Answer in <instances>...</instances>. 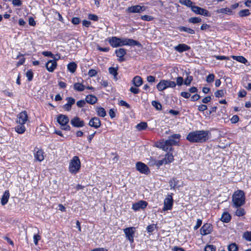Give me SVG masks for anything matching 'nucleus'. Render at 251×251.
<instances>
[{
	"mask_svg": "<svg viewBox=\"0 0 251 251\" xmlns=\"http://www.w3.org/2000/svg\"><path fill=\"white\" fill-rule=\"evenodd\" d=\"M119 104L121 106H126L127 108H130L129 104H128L126 101H124L123 100H121L119 101Z\"/></svg>",
	"mask_w": 251,
	"mask_h": 251,
	"instance_id": "nucleus-64",
	"label": "nucleus"
},
{
	"mask_svg": "<svg viewBox=\"0 0 251 251\" xmlns=\"http://www.w3.org/2000/svg\"><path fill=\"white\" fill-rule=\"evenodd\" d=\"M71 125L75 127H81L84 126V122L81 120L78 117L75 116L71 121Z\"/></svg>",
	"mask_w": 251,
	"mask_h": 251,
	"instance_id": "nucleus-15",
	"label": "nucleus"
},
{
	"mask_svg": "<svg viewBox=\"0 0 251 251\" xmlns=\"http://www.w3.org/2000/svg\"><path fill=\"white\" fill-rule=\"evenodd\" d=\"M132 81L134 85L137 87L140 86L143 83L142 78L138 75L134 77Z\"/></svg>",
	"mask_w": 251,
	"mask_h": 251,
	"instance_id": "nucleus-22",
	"label": "nucleus"
},
{
	"mask_svg": "<svg viewBox=\"0 0 251 251\" xmlns=\"http://www.w3.org/2000/svg\"><path fill=\"white\" fill-rule=\"evenodd\" d=\"M66 100H67V103L71 106L75 102V100L72 97H68Z\"/></svg>",
	"mask_w": 251,
	"mask_h": 251,
	"instance_id": "nucleus-53",
	"label": "nucleus"
},
{
	"mask_svg": "<svg viewBox=\"0 0 251 251\" xmlns=\"http://www.w3.org/2000/svg\"><path fill=\"white\" fill-rule=\"evenodd\" d=\"M211 136L208 130H196L189 132L186 136V139L191 143H203Z\"/></svg>",
	"mask_w": 251,
	"mask_h": 251,
	"instance_id": "nucleus-1",
	"label": "nucleus"
},
{
	"mask_svg": "<svg viewBox=\"0 0 251 251\" xmlns=\"http://www.w3.org/2000/svg\"><path fill=\"white\" fill-rule=\"evenodd\" d=\"M179 2L182 5L191 7V9L192 7L194 6L193 5V2L190 0H179Z\"/></svg>",
	"mask_w": 251,
	"mask_h": 251,
	"instance_id": "nucleus-36",
	"label": "nucleus"
},
{
	"mask_svg": "<svg viewBox=\"0 0 251 251\" xmlns=\"http://www.w3.org/2000/svg\"><path fill=\"white\" fill-rule=\"evenodd\" d=\"M177 29L180 31L186 32L191 34H194L195 33L194 30L189 27L180 26L178 27Z\"/></svg>",
	"mask_w": 251,
	"mask_h": 251,
	"instance_id": "nucleus-28",
	"label": "nucleus"
},
{
	"mask_svg": "<svg viewBox=\"0 0 251 251\" xmlns=\"http://www.w3.org/2000/svg\"><path fill=\"white\" fill-rule=\"evenodd\" d=\"M28 120L27 112L24 111L19 113L17 116V122L18 124H25Z\"/></svg>",
	"mask_w": 251,
	"mask_h": 251,
	"instance_id": "nucleus-14",
	"label": "nucleus"
},
{
	"mask_svg": "<svg viewBox=\"0 0 251 251\" xmlns=\"http://www.w3.org/2000/svg\"><path fill=\"white\" fill-rule=\"evenodd\" d=\"M207 109V106L204 104H201L198 106V110L200 111H204Z\"/></svg>",
	"mask_w": 251,
	"mask_h": 251,
	"instance_id": "nucleus-60",
	"label": "nucleus"
},
{
	"mask_svg": "<svg viewBox=\"0 0 251 251\" xmlns=\"http://www.w3.org/2000/svg\"><path fill=\"white\" fill-rule=\"evenodd\" d=\"M180 95L181 97H182L184 98H186V99L189 98L191 96L190 93L189 92H181Z\"/></svg>",
	"mask_w": 251,
	"mask_h": 251,
	"instance_id": "nucleus-63",
	"label": "nucleus"
},
{
	"mask_svg": "<svg viewBox=\"0 0 251 251\" xmlns=\"http://www.w3.org/2000/svg\"><path fill=\"white\" fill-rule=\"evenodd\" d=\"M80 168V161L78 156H75L71 160L69 164V171L72 174H75Z\"/></svg>",
	"mask_w": 251,
	"mask_h": 251,
	"instance_id": "nucleus-5",
	"label": "nucleus"
},
{
	"mask_svg": "<svg viewBox=\"0 0 251 251\" xmlns=\"http://www.w3.org/2000/svg\"><path fill=\"white\" fill-rule=\"evenodd\" d=\"M188 22L192 24H197L201 22V19L200 17H191L188 19Z\"/></svg>",
	"mask_w": 251,
	"mask_h": 251,
	"instance_id": "nucleus-39",
	"label": "nucleus"
},
{
	"mask_svg": "<svg viewBox=\"0 0 251 251\" xmlns=\"http://www.w3.org/2000/svg\"><path fill=\"white\" fill-rule=\"evenodd\" d=\"M202 224V220L201 219H198L197 221L196 225L194 226V229L197 230L198 229Z\"/></svg>",
	"mask_w": 251,
	"mask_h": 251,
	"instance_id": "nucleus-55",
	"label": "nucleus"
},
{
	"mask_svg": "<svg viewBox=\"0 0 251 251\" xmlns=\"http://www.w3.org/2000/svg\"><path fill=\"white\" fill-rule=\"evenodd\" d=\"M239 118L237 115H234L230 119L231 123L235 124L238 122Z\"/></svg>",
	"mask_w": 251,
	"mask_h": 251,
	"instance_id": "nucleus-57",
	"label": "nucleus"
},
{
	"mask_svg": "<svg viewBox=\"0 0 251 251\" xmlns=\"http://www.w3.org/2000/svg\"><path fill=\"white\" fill-rule=\"evenodd\" d=\"M77 68V65L75 63L72 62L68 64L67 65V69L69 72L74 73L75 72Z\"/></svg>",
	"mask_w": 251,
	"mask_h": 251,
	"instance_id": "nucleus-31",
	"label": "nucleus"
},
{
	"mask_svg": "<svg viewBox=\"0 0 251 251\" xmlns=\"http://www.w3.org/2000/svg\"><path fill=\"white\" fill-rule=\"evenodd\" d=\"M97 114L100 117H104L106 116V113L105 109L102 107H98L96 110Z\"/></svg>",
	"mask_w": 251,
	"mask_h": 251,
	"instance_id": "nucleus-37",
	"label": "nucleus"
},
{
	"mask_svg": "<svg viewBox=\"0 0 251 251\" xmlns=\"http://www.w3.org/2000/svg\"><path fill=\"white\" fill-rule=\"evenodd\" d=\"M88 19L92 21H97L99 19V18L97 15L95 14H90L88 15Z\"/></svg>",
	"mask_w": 251,
	"mask_h": 251,
	"instance_id": "nucleus-52",
	"label": "nucleus"
},
{
	"mask_svg": "<svg viewBox=\"0 0 251 251\" xmlns=\"http://www.w3.org/2000/svg\"><path fill=\"white\" fill-rule=\"evenodd\" d=\"M141 19L144 21H151L153 20V18L151 16L143 15L141 16Z\"/></svg>",
	"mask_w": 251,
	"mask_h": 251,
	"instance_id": "nucleus-50",
	"label": "nucleus"
},
{
	"mask_svg": "<svg viewBox=\"0 0 251 251\" xmlns=\"http://www.w3.org/2000/svg\"><path fill=\"white\" fill-rule=\"evenodd\" d=\"M10 194L8 190H6L4 192L3 196L1 198V204L2 205H5L8 201Z\"/></svg>",
	"mask_w": 251,
	"mask_h": 251,
	"instance_id": "nucleus-21",
	"label": "nucleus"
},
{
	"mask_svg": "<svg viewBox=\"0 0 251 251\" xmlns=\"http://www.w3.org/2000/svg\"><path fill=\"white\" fill-rule=\"evenodd\" d=\"M174 49L176 51L179 52H182L188 50L190 49V47L185 44H180L175 46Z\"/></svg>",
	"mask_w": 251,
	"mask_h": 251,
	"instance_id": "nucleus-19",
	"label": "nucleus"
},
{
	"mask_svg": "<svg viewBox=\"0 0 251 251\" xmlns=\"http://www.w3.org/2000/svg\"><path fill=\"white\" fill-rule=\"evenodd\" d=\"M147 124L146 122H141L136 126V128L138 130L145 129L147 127Z\"/></svg>",
	"mask_w": 251,
	"mask_h": 251,
	"instance_id": "nucleus-38",
	"label": "nucleus"
},
{
	"mask_svg": "<svg viewBox=\"0 0 251 251\" xmlns=\"http://www.w3.org/2000/svg\"><path fill=\"white\" fill-rule=\"evenodd\" d=\"M183 82V79L181 76H178L176 78V84L178 86H181Z\"/></svg>",
	"mask_w": 251,
	"mask_h": 251,
	"instance_id": "nucleus-61",
	"label": "nucleus"
},
{
	"mask_svg": "<svg viewBox=\"0 0 251 251\" xmlns=\"http://www.w3.org/2000/svg\"><path fill=\"white\" fill-rule=\"evenodd\" d=\"M250 14L251 12L248 9L241 10L238 12V15L240 17H247Z\"/></svg>",
	"mask_w": 251,
	"mask_h": 251,
	"instance_id": "nucleus-34",
	"label": "nucleus"
},
{
	"mask_svg": "<svg viewBox=\"0 0 251 251\" xmlns=\"http://www.w3.org/2000/svg\"><path fill=\"white\" fill-rule=\"evenodd\" d=\"M165 164H169L172 162L174 160V156L171 153H167L166 154L165 157L163 159Z\"/></svg>",
	"mask_w": 251,
	"mask_h": 251,
	"instance_id": "nucleus-24",
	"label": "nucleus"
},
{
	"mask_svg": "<svg viewBox=\"0 0 251 251\" xmlns=\"http://www.w3.org/2000/svg\"><path fill=\"white\" fill-rule=\"evenodd\" d=\"M232 201L234 206L239 207L244 204L245 202V197L244 192L242 190L236 191L232 196Z\"/></svg>",
	"mask_w": 251,
	"mask_h": 251,
	"instance_id": "nucleus-4",
	"label": "nucleus"
},
{
	"mask_svg": "<svg viewBox=\"0 0 251 251\" xmlns=\"http://www.w3.org/2000/svg\"><path fill=\"white\" fill-rule=\"evenodd\" d=\"M116 56L118 57H124L126 53V49L123 48H120L115 50Z\"/></svg>",
	"mask_w": 251,
	"mask_h": 251,
	"instance_id": "nucleus-32",
	"label": "nucleus"
},
{
	"mask_svg": "<svg viewBox=\"0 0 251 251\" xmlns=\"http://www.w3.org/2000/svg\"><path fill=\"white\" fill-rule=\"evenodd\" d=\"M221 220L223 222L228 223L231 220V216L228 212H225L223 213Z\"/></svg>",
	"mask_w": 251,
	"mask_h": 251,
	"instance_id": "nucleus-26",
	"label": "nucleus"
},
{
	"mask_svg": "<svg viewBox=\"0 0 251 251\" xmlns=\"http://www.w3.org/2000/svg\"><path fill=\"white\" fill-rule=\"evenodd\" d=\"M192 11L197 14L203 15L206 17H210L209 12L206 9L200 7L195 6L192 7Z\"/></svg>",
	"mask_w": 251,
	"mask_h": 251,
	"instance_id": "nucleus-11",
	"label": "nucleus"
},
{
	"mask_svg": "<svg viewBox=\"0 0 251 251\" xmlns=\"http://www.w3.org/2000/svg\"><path fill=\"white\" fill-rule=\"evenodd\" d=\"M85 100L87 103L93 104L97 102V98L94 95H89L86 97Z\"/></svg>",
	"mask_w": 251,
	"mask_h": 251,
	"instance_id": "nucleus-23",
	"label": "nucleus"
},
{
	"mask_svg": "<svg viewBox=\"0 0 251 251\" xmlns=\"http://www.w3.org/2000/svg\"><path fill=\"white\" fill-rule=\"evenodd\" d=\"M156 159H155L153 157H151L149 159L148 164L150 166H155V165H156Z\"/></svg>",
	"mask_w": 251,
	"mask_h": 251,
	"instance_id": "nucleus-47",
	"label": "nucleus"
},
{
	"mask_svg": "<svg viewBox=\"0 0 251 251\" xmlns=\"http://www.w3.org/2000/svg\"><path fill=\"white\" fill-rule=\"evenodd\" d=\"M135 228L134 227H126L124 229L126 238L132 243L134 242V236Z\"/></svg>",
	"mask_w": 251,
	"mask_h": 251,
	"instance_id": "nucleus-8",
	"label": "nucleus"
},
{
	"mask_svg": "<svg viewBox=\"0 0 251 251\" xmlns=\"http://www.w3.org/2000/svg\"><path fill=\"white\" fill-rule=\"evenodd\" d=\"M232 58L233 59L243 64H246L248 62L247 60L244 56H242L233 55L232 56Z\"/></svg>",
	"mask_w": 251,
	"mask_h": 251,
	"instance_id": "nucleus-33",
	"label": "nucleus"
},
{
	"mask_svg": "<svg viewBox=\"0 0 251 251\" xmlns=\"http://www.w3.org/2000/svg\"><path fill=\"white\" fill-rule=\"evenodd\" d=\"M89 125L90 126L97 129L100 126L101 122L99 118L97 117H94L90 120Z\"/></svg>",
	"mask_w": 251,
	"mask_h": 251,
	"instance_id": "nucleus-17",
	"label": "nucleus"
},
{
	"mask_svg": "<svg viewBox=\"0 0 251 251\" xmlns=\"http://www.w3.org/2000/svg\"><path fill=\"white\" fill-rule=\"evenodd\" d=\"M26 76L27 78V80L30 81L33 79V74L31 70H28L26 73Z\"/></svg>",
	"mask_w": 251,
	"mask_h": 251,
	"instance_id": "nucleus-44",
	"label": "nucleus"
},
{
	"mask_svg": "<svg viewBox=\"0 0 251 251\" xmlns=\"http://www.w3.org/2000/svg\"><path fill=\"white\" fill-rule=\"evenodd\" d=\"M41 239V237L38 234H34L33 236L34 243L35 245L38 244V241Z\"/></svg>",
	"mask_w": 251,
	"mask_h": 251,
	"instance_id": "nucleus-54",
	"label": "nucleus"
},
{
	"mask_svg": "<svg viewBox=\"0 0 251 251\" xmlns=\"http://www.w3.org/2000/svg\"><path fill=\"white\" fill-rule=\"evenodd\" d=\"M215 75L213 74H209L206 77V81L208 83L212 82L214 81Z\"/></svg>",
	"mask_w": 251,
	"mask_h": 251,
	"instance_id": "nucleus-48",
	"label": "nucleus"
},
{
	"mask_svg": "<svg viewBox=\"0 0 251 251\" xmlns=\"http://www.w3.org/2000/svg\"><path fill=\"white\" fill-rule=\"evenodd\" d=\"M238 247L235 243H232L228 245V251H238Z\"/></svg>",
	"mask_w": 251,
	"mask_h": 251,
	"instance_id": "nucleus-40",
	"label": "nucleus"
},
{
	"mask_svg": "<svg viewBox=\"0 0 251 251\" xmlns=\"http://www.w3.org/2000/svg\"><path fill=\"white\" fill-rule=\"evenodd\" d=\"M136 169L142 174L148 175L150 173L148 167L144 163L138 162L136 164Z\"/></svg>",
	"mask_w": 251,
	"mask_h": 251,
	"instance_id": "nucleus-12",
	"label": "nucleus"
},
{
	"mask_svg": "<svg viewBox=\"0 0 251 251\" xmlns=\"http://www.w3.org/2000/svg\"><path fill=\"white\" fill-rule=\"evenodd\" d=\"M244 238L249 241H251V231H246L244 233Z\"/></svg>",
	"mask_w": 251,
	"mask_h": 251,
	"instance_id": "nucleus-45",
	"label": "nucleus"
},
{
	"mask_svg": "<svg viewBox=\"0 0 251 251\" xmlns=\"http://www.w3.org/2000/svg\"><path fill=\"white\" fill-rule=\"evenodd\" d=\"M148 205V202L146 201L141 200L137 202L132 204V208L134 211H138L140 209H145Z\"/></svg>",
	"mask_w": 251,
	"mask_h": 251,
	"instance_id": "nucleus-13",
	"label": "nucleus"
},
{
	"mask_svg": "<svg viewBox=\"0 0 251 251\" xmlns=\"http://www.w3.org/2000/svg\"><path fill=\"white\" fill-rule=\"evenodd\" d=\"M169 185L171 189H175L178 183V180L175 177H173L169 182Z\"/></svg>",
	"mask_w": 251,
	"mask_h": 251,
	"instance_id": "nucleus-35",
	"label": "nucleus"
},
{
	"mask_svg": "<svg viewBox=\"0 0 251 251\" xmlns=\"http://www.w3.org/2000/svg\"><path fill=\"white\" fill-rule=\"evenodd\" d=\"M42 54L44 55L45 56H49L51 58H54V55L50 51H43L42 52Z\"/></svg>",
	"mask_w": 251,
	"mask_h": 251,
	"instance_id": "nucleus-59",
	"label": "nucleus"
},
{
	"mask_svg": "<svg viewBox=\"0 0 251 251\" xmlns=\"http://www.w3.org/2000/svg\"><path fill=\"white\" fill-rule=\"evenodd\" d=\"M224 94V91L223 90H218L214 93L215 96L217 98L222 97Z\"/></svg>",
	"mask_w": 251,
	"mask_h": 251,
	"instance_id": "nucleus-49",
	"label": "nucleus"
},
{
	"mask_svg": "<svg viewBox=\"0 0 251 251\" xmlns=\"http://www.w3.org/2000/svg\"><path fill=\"white\" fill-rule=\"evenodd\" d=\"M205 251H215L216 247L212 245H207L204 249Z\"/></svg>",
	"mask_w": 251,
	"mask_h": 251,
	"instance_id": "nucleus-46",
	"label": "nucleus"
},
{
	"mask_svg": "<svg viewBox=\"0 0 251 251\" xmlns=\"http://www.w3.org/2000/svg\"><path fill=\"white\" fill-rule=\"evenodd\" d=\"M73 87H74V89L75 91H78V92L83 91L85 88V86L84 85H83L81 83H78V82L74 83Z\"/></svg>",
	"mask_w": 251,
	"mask_h": 251,
	"instance_id": "nucleus-29",
	"label": "nucleus"
},
{
	"mask_svg": "<svg viewBox=\"0 0 251 251\" xmlns=\"http://www.w3.org/2000/svg\"><path fill=\"white\" fill-rule=\"evenodd\" d=\"M173 204V199L172 195H170L166 198L164 201V206L163 210L164 211L171 210L172 208Z\"/></svg>",
	"mask_w": 251,
	"mask_h": 251,
	"instance_id": "nucleus-9",
	"label": "nucleus"
},
{
	"mask_svg": "<svg viewBox=\"0 0 251 251\" xmlns=\"http://www.w3.org/2000/svg\"><path fill=\"white\" fill-rule=\"evenodd\" d=\"M110 45L113 48L121 47L123 46H134L141 47L142 45L139 42L132 39L119 38L113 36L108 38Z\"/></svg>",
	"mask_w": 251,
	"mask_h": 251,
	"instance_id": "nucleus-2",
	"label": "nucleus"
},
{
	"mask_svg": "<svg viewBox=\"0 0 251 251\" xmlns=\"http://www.w3.org/2000/svg\"><path fill=\"white\" fill-rule=\"evenodd\" d=\"M245 214V211L243 208H238L235 212V215L238 217L242 216Z\"/></svg>",
	"mask_w": 251,
	"mask_h": 251,
	"instance_id": "nucleus-41",
	"label": "nucleus"
},
{
	"mask_svg": "<svg viewBox=\"0 0 251 251\" xmlns=\"http://www.w3.org/2000/svg\"><path fill=\"white\" fill-rule=\"evenodd\" d=\"M216 13H223V14H226L231 15L232 14V11L231 9L228 8H223L220 9H218L216 11Z\"/></svg>",
	"mask_w": 251,
	"mask_h": 251,
	"instance_id": "nucleus-25",
	"label": "nucleus"
},
{
	"mask_svg": "<svg viewBox=\"0 0 251 251\" xmlns=\"http://www.w3.org/2000/svg\"><path fill=\"white\" fill-rule=\"evenodd\" d=\"M57 121L60 125L62 129L66 131L70 130L71 127L68 125L69 119L67 116L62 114L59 115L57 118Z\"/></svg>",
	"mask_w": 251,
	"mask_h": 251,
	"instance_id": "nucleus-6",
	"label": "nucleus"
},
{
	"mask_svg": "<svg viewBox=\"0 0 251 251\" xmlns=\"http://www.w3.org/2000/svg\"><path fill=\"white\" fill-rule=\"evenodd\" d=\"M193 80V76L187 75V77L185 79L184 83L186 85H190Z\"/></svg>",
	"mask_w": 251,
	"mask_h": 251,
	"instance_id": "nucleus-42",
	"label": "nucleus"
},
{
	"mask_svg": "<svg viewBox=\"0 0 251 251\" xmlns=\"http://www.w3.org/2000/svg\"><path fill=\"white\" fill-rule=\"evenodd\" d=\"M72 23L74 25H78L80 23V20L77 17H74L72 19Z\"/></svg>",
	"mask_w": 251,
	"mask_h": 251,
	"instance_id": "nucleus-58",
	"label": "nucleus"
},
{
	"mask_svg": "<svg viewBox=\"0 0 251 251\" xmlns=\"http://www.w3.org/2000/svg\"><path fill=\"white\" fill-rule=\"evenodd\" d=\"M146 10V7L144 6H140L136 5L128 7L126 9V11L128 13H140Z\"/></svg>",
	"mask_w": 251,
	"mask_h": 251,
	"instance_id": "nucleus-10",
	"label": "nucleus"
},
{
	"mask_svg": "<svg viewBox=\"0 0 251 251\" xmlns=\"http://www.w3.org/2000/svg\"><path fill=\"white\" fill-rule=\"evenodd\" d=\"M152 105L154 106L157 110H161L162 108V105L161 103L157 101L153 100L151 102Z\"/></svg>",
	"mask_w": 251,
	"mask_h": 251,
	"instance_id": "nucleus-43",
	"label": "nucleus"
},
{
	"mask_svg": "<svg viewBox=\"0 0 251 251\" xmlns=\"http://www.w3.org/2000/svg\"><path fill=\"white\" fill-rule=\"evenodd\" d=\"M28 24L30 25L35 26L36 25V22L34 20L33 18L32 17H30L28 18Z\"/></svg>",
	"mask_w": 251,
	"mask_h": 251,
	"instance_id": "nucleus-62",
	"label": "nucleus"
},
{
	"mask_svg": "<svg viewBox=\"0 0 251 251\" xmlns=\"http://www.w3.org/2000/svg\"><path fill=\"white\" fill-rule=\"evenodd\" d=\"M212 231V225L208 223L204 224L200 229V232L202 235H206L210 234Z\"/></svg>",
	"mask_w": 251,
	"mask_h": 251,
	"instance_id": "nucleus-16",
	"label": "nucleus"
},
{
	"mask_svg": "<svg viewBox=\"0 0 251 251\" xmlns=\"http://www.w3.org/2000/svg\"><path fill=\"white\" fill-rule=\"evenodd\" d=\"M19 124V125L15 127V131L19 134H23L25 131V127L24 124Z\"/></svg>",
	"mask_w": 251,
	"mask_h": 251,
	"instance_id": "nucleus-30",
	"label": "nucleus"
},
{
	"mask_svg": "<svg viewBox=\"0 0 251 251\" xmlns=\"http://www.w3.org/2000/svg\"><path fill=\"white\" fill-rule=\"evenodd\" d=\"M176 86L175 82L170 80H161L157 85L156 87L158 91H162L168 88H174Z\"/></svg>",
	"mask_w": 251,
	"mask_h": 251,
	"instance_id": "nucleus-7",
	"label": "nucleus"
},
{
	"mask_svg": "<svg viewBox=\"0 0 251 251\" xmlns=\"http://www.w3.org/2000/svg\"><path fill=\"white\" fill-rule=\"evenodd\" d=\"M118 67H110L108 69L109 73L113 76V78L115 80H117V75H118Z\"/></svg>",
	"mask_w": 251,
	"mask_h": 251,
	"instance_id": "nucleus-27",
	"label": "nucleus"
},
{
	"mask_svg": "<svg viewBox=\"0 0 251 251\" xmlns=\"http://www.w3.org/2000/svg\"><path fill=\"white\" fill-rule=\"evenodd\" d=\"M44 152L42 150H38L35 153L34 157L36 160L41 162L44 159Z\"/></svg>",
	"mask_w": 251,
	"mask_h": 251,
	"instance_id": "nucleus-20",
	"label": "nucleus"
},
{
	"mask_svg": "<svg viewBox=\"0 0 251 251\" xmlns=\"http://www.w3.org/2000/svg\"><path fill=\"white\" fill-rule=\"evenodd\" d=\"M97 74V72L96 70L94 69H90L89 70L88 75L90 77H93L96 75Z\"/></svg>",
	"mask_w": 251,
	"mask_h": 251,
	"instance_id": "nucleus-51",
	"label": "nucleus"
},
{
	"mask_svg": "<svg viewBox=\"0 0 251 251\" xmlns=\"http://www.w3.org/2000/svg\"><path fill=\"white\" fill-rule=\"evenodd\" d=\"M180 138L179 134H174L169 136L168 139L165 141L163 140L158 143L157 147L166 151H171L173 150V146L178 145Z\"/></svg>",
	"mask_w": 251,
	"mask_h": 251,
	"instance_id": "nucleus-3",
	"label": "nucleus"
},
{
	"mask_svg": "<svg viewBox=\"0 0 251 251\" xmlns=\"http://www.w3.org/2000/svg\"><path fill=\"white\" fill-rule=\"evenodd\" d=\"M57 66L55 60H50L46 64L47 69L50 72H52Z\"/></svg>",
	"mask_w": 251,
	"mask_h": 251,
	"instance_id": "nucleus-18",
	"label": "nucleus"
},
{
	"mask_svg": "<svg viewBox=\"0 0 251 251\" xmlns=\"http://www.w3.org/2000/svg\"><path fill=\"white\" fill-rule=\"evenodd\" d=\"M129 91L134 94H137L140 92L139 89L133 87H131L130 88Z\"/></svg>",
	"mask_w": 251,
	"mask_h": 251,
	"instance_id": "nucleus-56",
	"label": "nucleus"
}]
</instances>
